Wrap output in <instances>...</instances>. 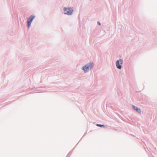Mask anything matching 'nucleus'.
Returning a JSON list of instances; mask_svg holds the SVG:
<instances>
[{"label": "nucleus", "mask_w": 157, "mask_h": 157, "mask_svg": "<svg viewBox=\"0 0 157 157\" xmlns=\"http://www.w3.org/2000/svg\"><path fill=\"white\" fill-rule=\"evenodd\" d=\"M93 66V64L92 63H88L83 67L82 69L85 72H86L91 69L92 68Z\"/></svg>", "instance_id": "f257e3e1"}, {"label": "nucleus", "mask_w": 157, "mask_h": 157, "mask_svg": "<svg viewBox=\"0 0 157 157\" xmlns=\"http://www.w3.org/2000/svg\"><path fill=\"white\" fill-rule=\"evenodd\" d=\"M64 13L68 15L71 14L73 11V8H65L64 9Z\"/></svg>", "instance_id": "f03ea898"}, {"label": "nucleus", "mask_w": 157, "mask_h": 157, "mask_svg": "<svg viewBox=\"0 0 157 157\" xmlns=\"http://www.w3.org/2000/svg\"><path fill=\"white\" fill-rule=\"evenodd\" d=\"M35 17L33 15H31L27 19V27L28 28L30 26L31 23L33 19L35 18Z\"/></svg>", "instance_id": "7ed1b4c3"}, {"label": "nucleus", "mask_w": 157, "mask_h": 157, "mask_svg": "<svg viewBox=\"0 0 157 157\" xmlns=\"http://www.w3.org/2000/svg\"><path fill=\"white\" fill-rule=\"evenodd\" d=\"M123 61L121 59H120L119 60H117L116 62V65L117 67L119 69H121V65L122 64Z\"/></svg>", "instance_id": "20e7f679"}, {"label": "nucleus", "mask_w": 157, "mask_h": 157, "mask_svg": "<svg viewBox=\"0 0 157 157\" xmlns=\"http://www.w3.org/2000/svg\"><path fill=\"white\" fill-rule=\"evenodd\" d=\"M97 126H98L100 127H104V126L102 125L101 124H97Z\"/></svg>", "instance_id": "39448f33"}, {"label": "nucleus", "mask_w": 157, "mask_h": 157, "mask_svg": "<svg viewBox=\"0 0 157 157\" xmlns=\"http://www.w3.org/2000/svg\"><path fill=\"white\" fill-rule=\"evenodd\" d=\"M136 111L139 113H140L141 112V111L140 109H138V108L137 109Z\"/></svg>", "instance_id": "423d86ee"}, {"label": "nucleus", "mask_w": 157, "mask_h": 157, "mask_svg": "<svg viewBox=\"0 0 157 157\" xmlns=\"http://www.w3.org/2000/svg\"><path fill=\"white\" fill-rule=\"evenodd\" d=\"M133 106V108L135 110H136L138 108L134 106Z\"/></svg>", "instance_id": "0eeeda50"}, {"label": "nucleus", "mask_w": 157, "mask_h": 157, "mask_svg": "<svg viewBox=\"0 0 157 157\" xmlns=\"http://www.w3.org/2000/svg\"><path fill=\"white\" fill-rule=\"evenodd\" d=\"M98 25H101V24L99 22H98Z\"/></svg>", "instance_id": "6e6552de"}]
</instances>
